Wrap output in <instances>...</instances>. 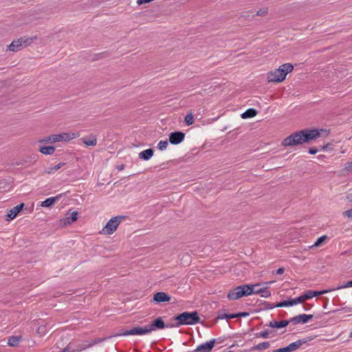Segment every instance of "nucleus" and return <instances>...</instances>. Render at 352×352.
Here are the masks:
<instances>
[{"mask_svg":"<svg viewBox=\"0 0 352 352\" xmlns=\"http://www.w3.org/2000/svg\"><path fill=\"white\" fill-rule=\"evenodd\" d=\"M349 337L352 338V331L350 333Z\"/></svg>","mask_w":352,"mask_h":352,"instance_id":"obj_50","label":"nucleus"},{"mask_svg":"<svg viewBox=\"0 0 352 352\" xmlns=\"http://www.w3.org/2000/svg\"><path fill=\"white\" fill-rule=\"evenodd\" d=\"M272 352H287V350H286L285 347H283V348H280V349L274 350Z\"/></svg>","mask_w":352,"mask_h":352,"instance_id":"obj_42","label":"nucleus"},{"mask_svg":"<svg viewBox=\"0 0 352 352\" xmlns=\"http://www.w3.org/2000/svg\"><path fill=\"white\" fill-rule=\"evenodd\" d=\"M285 272V269L283 267H280L277 270L276 273L278 274H282Z\"/></svg>","mask_w":352,"mask_h":352,"instance_id":"obj_44","label":"nucleus"},{"mask_svg":"<svg viewBox=\"0 0 352 352\" xmlns=\"http://www.w3.org/2000/svg\"><path fill=\"white\" fill-rule=\"evenodd\" d=\"M170 300V297L167 294L162 292H157L153 296V300L157 303L168 302Z\"/></svg>","mask_w":352,"mask_h":352,"instance_id":"obj_16","label":"nucleus"},{"mask_svg":"<svg viewBox=\"0 0 352 352\" xmlns=\"http://www.w3.org/2000/svg\"><path fill=\"white\" fill-rule=\"evenodd\" d=\"M330 292H331V289H324V290H321V291L308 290L305 294V296L306 300H309V299H311V298H314L315 296H320V295L327 294V293H329Z\"/></svg>","mask_w":352,"mask_h":352,"instance_id":"obj_17","label":"nucleus"},{"mask_svg":"<svg viewBox=\"0 0 352 352\" xmlns=\"http://www.w3.org/2000/svg\"><path fill=\"white\" fill-rule=\"evenodd\" d=\"M351 287H352V280L350 281H348L346 283H344L343 284H341V285H338L336 289H333L331 290L334 291V290L345 289V288Z\"/></svg>","mask_w":352,"mask_h":352,"instance_id":"obj_34","label":"nucleus"},{"mask_svg":"<svg viewBox=\"0 0 352 352\" xmlns=\"http://www.w3.org/2000/svg\"><path fill=\"white\" fill-rule=\"evenodd\" d=\"M22 340L21 336H12L8 338V344L10 346H16L19 344L20 341Z\"/></svg>","mask_w":352,"mask_h":352,"instance_id":"obj_24","label":"nucleus"},{"mask_svg":"<svg viewBox=\"0 0 352 352\" xmlns=\"http://www.w3.org/2000/svg\"><path fill=\"white\" fill-rule=\"evenodd\" d=\"M20 38L21 39V41L23 43L22 45H23L24 48L31 45L35 41L38 40V38L37 35L32 36H24Z\"/></svg>","mask_w":352,"mask_h":352,"instance_id":"obj_18","label":"nucleus"},{"mask_svg":"<svg viewBox=\"0 0 352 352\" xmlns=\"http://www.w3.org/2000/svg\"><path fill=\"white\" fill-rule=\"evenodd\" d=\"M150 329H148V324L144 327H135L130 330L125 331L122 333V336H144L149 334Z\"/></svg>","mask_w":352,"mask_h":352,"instance_id":"obj_8","label":"nucleus"},{"mask_svg":"<svg viewBox=\"0 0 352 352\" xmlns=\"http://www.w3.org/2000/svg\"><path fill=\"white\" fill-rule=\"evenodd\" d=\"M229 318H235V316L232 315V316H229Z\"/></svg>","mask_w":352,"mask_h":352,"instance_id":"obj_49","label":"nucleus"},{"mask_svg":"<svg viewBox=\"0 0 352 352\" xmlns=\"http://www.w3.org/2000/svg\"><path fill=\"white\" fill-rule=\"evenodd\" d=\"M80 134L77 132H65L58 134H52L42 139V143L54 144L58 142H69L78 138Z\"/></svg>","mask_w":352,"mask_h":352,"instance_id":"obj_2","label":"nucleus"},{"mask_svg":"<svg viewBox=\"0 0 352 352\" xmlns=\"http://www.w3.org/2000/svg\"><path fill=\"white\" fill-rule=\"evenodd\" d=\"M78 219V212L74 211L71 213L70 217H66L63 220H62V223L63 226H66L67 224H71L73 222L76 221Z\"/></svg>","mask_w":352,"mask_h":352,"instance_id":"obj_20","label":"nucleus"},{"mask_svg":"<svg viewBox=\"0 0 352 352\" xmlns=\"http://www.w3.org/2000/svg\"><path fill=\"white\" fill-rule=\"evenodd\" d=\"M59 197L60 195L56 197H49L41 203V206L44 208H50L52 205H54L56 201L58 200Z\"/></svg>","mask_w":352,"mask_h":352,"instance_id":"obj_19","label":"nucleus"},{"mask_svg":"<svg viewBox=\"0 0 352 352\" xmlns=\"http://www.w3.org/2000/svg\"><path fill=\"white\" fill-rule=\"evenodd\" d=\"M303 143H304V141H303V138H302V133H301V131H298V132L292 133V135L285 138L283 140L281 145L283 146H298V145L302 144Z\"/></svg>","mask_w":352,"mask_h":352,"instance_id":"obj_6","label":"nucleus"},{"mask_svg":"<svg viewBox=\"0 0 352 352\" xmlns=\"http://www.w3.org/2000/svg\"><path fill=\"white\" fill-rule=\"evenodd\" d=\"M268 12V9L266 7H263V8H260L257 12H256V15L257 16H265L267 14Z\"/></svg>","mask_w":352,"mask_h":352,"instance_id":"obj_38","label":"nucleus"},{"mask_svg":"<svg viewBox=\"0 0 352 352\" xmlns=\"http://www.w3.org/2000/svg\"><path fill=\"white\" fill-rule=\"evenodd\" d=\"M293 300H294V305H296L297 304L302 303L307 300L305 298V294H303V295L300 296L298 298H294Z\"/></svg>","mask_w":352,"mask_h":352,"instance_id":"obj_37","label":"nucleus"},{"mask_svg":"<svg viewBox=\"0 0 352 352\" xmlns=\"http://www.w3.org/2000/svg\"><path fill=\"white\" fill-rule=\"evenodd\" d=\"M148 329H150V333H151L157 329H164L165 327V324L162 318H157L151 324H148Z\"/></svg>","mask_w":352,"mask_h":352,"instance_id":"obj_12","label":"nucleus"},{"mask_svg":"<svg viewBox=\"0 0 352 352\" xmlns=\"http://www.w3.org/2000/svg\"><path fill=\"white\" fill-rule=\"evenodd\" d=\"M268 332L265 331H261L260 333H259V336H261V338H268Z\"/></svg>","mask_w":352,"mask_h":352,"instance_id":"obj_41","label":"nucleus"},{"mask_svg":"<svg viewBox=\"0 0 352 352\" xmlns=\"http://www.w3.org/2000/svg\"><path fill=\"white\" fill-rule=\"evenodd\" d=\"M175 320L177 321L176 327L180 325H192L199 322V317L197 311L193 312H184L175 317Z\"/></svg>","mask_w":352,"mask_h":352,"instance_id":"obj_3","label":"nucleus"},{"mask_svg":"<svg viewBox=\"0 0 352 352\" xmlns=\"http://www.w3.org/2000/svg\"><path fill=\"white\" fill-rule=\"evenodd\" d=\"M273 283H274V281H269V282H265L263 284L266 285V287H267V288L269 287V286L272 284Z\"/></svg>","mask_w":352,"mask_h":352,"instance_id":"obj_47","label":"nucleus"},{"mask_svg":"<svg viewBox=\"0 0 352 352\" xmlns=\"http://www.w3.org/2000/svg\"><path fill=\"white\" fill-rule=\"evenodd\" d=\"M346 199L349 201V202H352V192L351 193H349L346 195Z\"/></svg>","mask_w":352,"mask_h":352,"instance_id":"obj_45","label":"nucleus"},{"mask_svg":"<svg viewBox=\"0 0 352 352\" xmlns=\"http://www.w3.org/2000/svg\"><path fill=\"white\" fill-rule=\"evenodd\" d=\"M270 346V343L269 342H263L258 344L257 345L254 346L251 349V351H255V350L264 351V350L268 349Z\"/></svg>","mask_w":352,"mask_h":352,"instance_id":"obj_28","label":"nucleus"},{"mask_svg":"<svg viewBox=\"0 0 352 352\" xmlns=\"http://www.w3.org/2000/svg\"><path fill=\"white\" fill-rule=\"evenodd\" d=\"M153 155V151L151 148L146 149L143 151H142L139 156L141 159H143L144 160H148L152 157Z\"/></svg>","mask_w":352,"mask_h":352,"instance_id":"obj_25","label":"nucleus"},{"mask_svg":"<svg viewBox=\"0 0 352 352\" xmlns=\"http://www.w3.org/2000/svg\"><path fill=\"white\" fill-rule=\"evenodd\" d=\"M39 151L44 155H52L55 151V147L53 146H41L39 148Z\"/></svg>","mask_w":352,"mask_h":352,"instance_id":"obj_27","label":"nucleus"},{"mask_svg":"<svg viewBox=\"0 0 352 352\" xmlns=\"http://www.w3.org/2000/svg\"><path fill=\"white\" fill-rule=\"evenodd\" d=\"M253 287L250 285H243L239 286L231 290L228 294V298L230 300H237L243 296H250L252 294Z\"/></svg>","mask_w":352,"mask_h":352,"instance_id":"obj_4","label":"nucleus"},{"mask_svg":"<svg viewBox=\"0 0 352 352\" xmlns=\"http://www.w3.org/2000/svg\"><path fill=\"white\" fill-rule=\"evenodd\" d=\"M65 164L64 163H59L57 165L54 166H49L45 168V172L47 174H53L58 170H59Z\"/></svg>","mask_w":352,"mask_h":352,"instance_id":"obj_29","label":"nucleus"},{"mask_svg":"<svg viewBox=\"0 0 352 352\" xmlns=\"http://www.w3.org/2000/svg\"><path fill=\"white\" fill-rule=\"evenodd\" d=\"M238 315H239V316H243V317H245V316H248V315H249V314H248V313H247V312H242V313L239 314Z\"/></svg>","mask_w":352,"mask_h":352,"instance_id":"obj_46","label":"nucleus"},{"mask_svg":"<svg viewBox=\"0 0 352 352\" xmlns=\"http://www.w3.org/2000/svg\"><path fill=\"white\" fill-rule=\"evenodd\" d=\"M294 305V300H293V299H291V300L282 301V302L278 303L276 305V307H292Z\"/></svg>","mask_w":352,"mask_h":352,"instance_id":"obj_30","label":"nucleus"},{"mask_svg":"<svg viewBox=\"0 0 352 352\" xmlns=\"http://www.w3.org/2000/svg\"><path fill=\"white\" fill-rule=\"evenodd\" d=\"M294 66L292 64H283L278 69L267 72V81L274 83L281 82L285 80L287 75L292 72Z\"/></svg>","mask_w":352,"mask_h":352,"instance_id":"obj_1","label":"nucleus"},{"mask_svg":"<svg viewBox=\"0 0 352 352\" xmlns=\"http://www.w3.org/2000/svg\"><path fill=\"white\" fill-rule=\"evenodd\" d=\"M305 342L302 340H297L289 344L288 346H285L287 352H292L298 349Z\"/></svg>","mask_w":352,"mask_h":352,"instance_id":"obj_21","label":"nucleus"},{"mask_svg":"<svg viewBox=\"0 0 352 352\" xmlns=\"http://www.w3.org/2000/svg\"><path fill=\"white\" fill-rule=\"evenodd\" d=\"M344 169L352 173V161L345 164Z\"/></svg>","mask_w":352,"mask_h":352,"instance_id":"obj_39","label":"nucleus"},{"mask_svg":"<svg viewBox=\"0 0 352 352\" xmlns=\"http://www.w3.org/2000/svg\"><path fill=\"white\" fill-rule=\"evenodd\" d=\"M184 122L188 126L194 123L193 115L191 113H188L184 118Z\"/></svg>","mask_w":352,"mask_h":352,"instance_id":"obj_33","label":"nucleus"},{"mask_svg":"<svg viewBox=\"0 0 352 352\" xmlns=\"http://www.w3.org/2000/svg\"><path fill=\"white\" fill-rule=\"evenodd\" d=\"M123 219L124 217L120 216H116L111 218L100 231V234L104 235L112 234L116 230Z\"/></svg>","mask_w":352,"mask_h":352,"instance_id":"obj_5","label":"nucleus"},{"mask_svg":"<svg viewBox=\"0 0 352 352\" xmlns=\"http://www.w3.org/2000/svg\"><path fill=\"white\" fill-rule=\"evenodd\" d=\"M327 148V146H322L321 149L324 151V150H325Z\"/></svg>","mask_w":352,"mask_h":352,"instance_id":"obj_48","label":"nucleus"},{"mask_svg":"<svg viewBox=\"0 0 352 352\" xmlns=\"http://www.w3.org/2000/svg\"><path fill=\"white\" fill-rule=\"evenodd\" d=\"M342 216L346 219L352 220V208L344 211L342 212Z\"/></svg>","mask_w":352,"mask_h":352,"instance_id":"obj_36","label":"nucleus"},{"mask_svg":"<svg viewBox=\"0 0 352 352\" xmlns=\"http://www.w3.org/2000/svg\"><path fill=\"white\" fill-rule=\"evenodd\" d=\"M94 344V343H85L81 345H79L76 349L73 351V352H80L82 350L86 349L87 348H89L91 346Z\"/></svg>","mask_w":352,"mask_h":352,"instance_id":"obj_32","label":"nucleus"},{"mask_svg":"<svg viewBox=\"0 0 352 352\" xmlns=\"http://www.w3.org/2000/svg\"><path fill=\"white\" fill-rule=\"evenodd\" d=\"M256 114L257 111L254 109L250 108L241 114V118L243 119L251 118L256 116Z\"/></svg>","mask_w":352,"mask_h":352,"instance_id":"obj_26","label":"nucleus"},{"mask_svg":"<svg viewBox=\"0 0 352 352\" xmlns=\"http://www.w3.org/2000/svg\"><path fill=\"white\" fill-rule=\"evenodd\" d=\"M300 131L301 133H302V138L304 143L316 139L317 138L320 136L321 133H324L326 135H327V131L323 129L302 130Z\"/></svg>","mask_w":352,"mask_h":352,"instance_id":"obj_7","label":"nucleus"},{"mask_svg":"<svg viewBox=\"0 0 352 352\" xmlns=\"http://www.w3.org/2000/svg\"><path fill=\"white\" fill-rule=\"evenodd\" d=\"M22 44H23V43L21 41V38H19L14 40L8 46V49L11 52H19L24 48L23 45Z\"/></svg>","mask_w":352,"mask_h":352,"instance_id":"obj_13","label":"nucleus"},{"mask_svg":"<svg viewBox=\"0 0 352 352\" xmlns=\"http://www.w3.org/2000/svg\"><path fill=\"white\" fill-rule=\"evenodd\" d=\"M327 239V236L323 235L319 237L317 241L310 248L320 247Z\"/></svg>","mask_w":352,"mask_h":352,"instance_id":"obj_31","label":"nucleus"},{"mask_svg":"<svg viewBox=\"0 0 352 352\" xmlns=\"http://www.w3.org/2000/svg\"><path fill=\"white\" fill-rule=\"evenodd\" d=\"M23 206V204H21L9 210L7 213V220L10 221L14 219L19 214V212L22 210Z\"/></svg>","mask_w":352,"mask_h":352,"instance_id":"obj_14","label":"nucleus"},{"mask_svg":"<svg viewBox=\"0 0 352 352\" xmlns=\"http://www.w3.org/2000/svg\"><path fill=\"white\" fill-rule=\"evenodd\" d=\"M261 284H255V285H250L253 287V294H259L263 298H268L271 296V292L267 290V287H265L263 288H260L258 289H255L256 287L261 285Z\"/></svg>","mask_w":352,"mask_h":352,"instance_id":"obj_15","label":"nucleus"},{"mask_svg":"<svg viewBox=\"0 0 352 352\" xmlns=\"http://www.w3.org/2000/svg\"><path fill=\"white\" fill-rule=\"evenodd\" d=\"M153 0H137V4L141 6L153 1Z\"/></svg>","mask_w":352,"mask_h":352,"instance_id":"obj_40","label":"nucleus"},{"mask_svg":"<svg viewBox=\"0 0 352 352\" xmlns=\"http://www.w3.org/2000/svg\"><path fill=\"white\" fill-rule=\"evenodd\" d=\"M215 340L200 344L193 352H210L214 346Z\"/></svg>","mask_w":352,"mask_h":352,"instance_id":"obj_10","label":"nucleus"},{"mask_svg":"<svg viewBox=\"0 0 352 352\" xmlns=\"http://www.w3.org/2000/svg\"><path fill=\"white\" fill-rule=\"evenodd\" d=\"M168 145V143L167 140H161L159 142V143L157 144V148L160 151H164L166 149Z\"/></svg>","mask_w":352,"mask_h":352,"instance_id":"obj_35","label":"nucleus"},{"mask_svg":"<svg viewBox=\"0 0 352 352\" xmlns=\"http://www.w3.org/2000/svg\"><path fill=\"white\" fill-rule=\"evenodd\" d=\"M81 141L86 146H96L97 144V139L95 136L91 135L89 138H82Z\"/></svg>","mask_w":352,"mask_h":352,"instance_id":"obj_23","label":"nucleus"},{"mask_svg":"<svg viewBox=\"0 0 352 352\" xmlns=\"http://www.w3.org/2000/svg\"><path fill=\"white\" fill-rule=\"evenodd\" d=\"M290 320H281V321H271L269 324L270 327L272 328H283L288 325Z\"/></svg>","mask_w":352,"mask_h":352,"instance_id":"obj_22","label":"nucleus"},{"mask_svg":"<svg viewBox=\"0 0 352 352\" xmlns=\"http://www.w3.org/2000/svg\"><path fill=\"white\" fill-rule=\"evenodd\" d=\"M313 318V315L309 314H300L298 316H296L290 319V322H294V324H305L307 323L309 320Z\"/></svg>","mask_w":352,"mask_h":352,"instance_id":"obj_11","label":"nucleus"},{"mask_svg":"<svg viewBox=\"0 0 352 352\" xmlns=\"http://www.w3.org/2000/svg\"><path fill=\"white\" fill-rule=\"evenodd\" d=\"M318 149H316V148H310V149L309 150V153L310 154H311V155H314V154L317 153H318Z\"/></svg>","mask_w":352,"mask_h":352,"instance_id":"obj_43","label":"nucleus"},{"mask_svg":"<svg viewBox=\"0 0 352 352\" xmlns=\"http://www.w3.org/2000/svg\"><path fill=\"white\" fill-rule=\"evenodd\" d=\"M184 137L185 134L183 132H173L169 135V141L172 144H178L184 140Z\"/></svg>","mask_w":352,"mask_h":352,"instance_id":"obj_9","label":"nucleus"}]
</instances>
